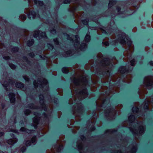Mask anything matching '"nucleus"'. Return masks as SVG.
I'll return each instance as SVG.
<instances>
[{
  "label": "nucleus",
  "instance_id": "nucleus-46",
  "mask_svg": "<svg viewBox=\"0 0 153 153\" xmlns=\"http://www.w3.org/2000/svg\"><path fill=\"white\" fill-rule=\"evenodd\" d=\"M29 55L32 57H33L34 56V54L33 52H31L29 53Z\"/></svg>",
  "mask_w": 153,
  "mask_h": 153
},
{
  "label": "nucleus",
  "instance_id": "nucleus-62",
  "mask_svg": "<svg viewBox=\"0 0 153 153\" xmlns=\"http://www.w3.org/2000/svg\"><path fill=\"white\" fill-rule=\"evenodd\" d=\"M114 61H115H115L116 60V59H114Z\"/></svg>",
  "mask_w": 153,
  "mask_h": 153
},
{
  "label": "nucleus",
  "instance_id": "nucleus-58",
  "mask_svg": "<svg viewBox=\"0 0 153 153\" xmlns=\"http://www.w3.org/2000/svg\"><path fill=\"white\" fill-rule=\"evenodd\" d=\"M130 80H129V81H127V82L128 83H129L130 82Z\"/></svg>",
  "mask_w": 153,
  "mask_h": 153
},
{
  "label": "nucleus",
  "instance_id": "nucleus-48",
  "mask_svg": "<svg viewBox=\"0 0 153 153\" xmlns=\"http://www.w3.org/2000/svg\"><path fill=\"white\" fill-rule=\"evenodd\" d=\"M120 8L118 7H117V11L119 13V11H120Z\"/></svg>",
  "mask_w": 153,
  "mask_h": 153
},
{
  "label": "nucleus",
  "instance_id": "nucleus-42",
  "mask_svg": "<svg viewBox=\"0 0 153 153\" xmlns=\"http://www.w3.org/2000/svg\"><path fill=\"white\" fill-rule=\"evenodd\" d=\"M23 77L26 81H29V78L26 75L23 76Z\"/></svg>",
  "mask_w": 153,
  "mask_h": 153
},
{
  "label": "nucleus",
  "instance_id": "nucleus-23",
  "mask_svg": "<svg viewBox=\"0 0 153 153\" xmlns=\"http://www.w3.org/2000/svg\"><path fill=\"white\" fill-rule=\"evenodd\" d=\"M145 131V127L143 126H140L139 128V132L140 134L143 133Z\"/></svg>",
  "mask_w": 153,
  "mask_h": 153
},
{
  "label": "nucleus",
  "instance_id": "nucleus-59",
  "mask_svg": "<svg viewBox=\"0 0 153 153\" xmlns=\"http://www.w3.org/2000/svg\"><path fill=\"white\" fill-rule=\"evenodd\" d=\"M0 153H4L2 151H0Z\"/></svg>",
  "mask_w": 153,
  "mask_h": 153
},
{
  "label": "nucleus",
  "instance_id": "nucleus-24",
  "mask_svg": "<svg viewBox=\"0 0 153 153\" xmlns=\"http://www.w3.org/2000/svg\"><path fill=\"white\" fill-rule=\"evenodd\" d=\"M34 40L33 39H31V40H29L27 41V45L28 46H31L34 43Z\"/></svg>",
  "mask_w": 153,
  "mask_h": 153
},
{
  "label": "nucleus",
  "instance_id": "nucleus-22",
  "mask_svg": "<svg viewBox=\"0 0 153 153\" xmlns=\"http://www.w3.org/2000/svg\"><path fill=\"white\" fill-rule=\"evenodd\" d=\"M116 2L114 0H111L110 1L108 4V7L110 8L112 7L113 5L116 4Z\"/></svg>",
  "mask_w": 153,
  "mask_h": 153
},
{
  "label": "nucleus",
  "instance_id": "nucleus-17",
  "mask_svg": "<svg viewBox=\"0 0 153 153\" xmlns=\"http://www.w3.org/2000/svg\"><path fill=\"white\" fill-rule=\"evenodd\" d=\"M119 71L120 73L123 74L126 72H129V71L128 70L126 69L125 67L123 66L120 67L119 68Z\"/></svg>",
  "mask_w": 153,
  "mask_h": 153
},
{
  "label": "nucleus",
  "instance_id": "nucleus-36",
  "mask_svg": "<svg viewBox=\"0 0 153 153\" xmlns=\"http://www.w3.org/2000/svg\"><path fill=\"white\" fill-rule=\"evenodd\" d=\"M135 61L134 59H133L130 62L131 65V66H134L135 63Z\"/></svg>",
  "mask_w": 153,
  "mask_h": 153
},
{
  "label": "nucleus",
  "instance_id": "nucleus-16",
  "mask_svg": "<svg viewBox=\"0 0 153 153\" xmlns=\"http://www.w3.org/2000/svg\"><path fill=\"white\" fill-rule=\"evenodd\" d=\"M9 97L10 98V102L14 103L15 102V98H14L15 95L12 93H10L9 94Z\"/></svg>",
  "mask_w": 153,
  "mask_h": 153
},
{
  "label": "nucleus",
  "instance_id": "nucleus-64",
  "mask_svg": "<svg viewBox=\"0 0 153 153\" xmlns=\"http://www.w3.org/2000/svg\"><path fill=\"white\" fill-rule=\"evenodd\" d=\"M52 108H51V110H52Z\"/></svg>",
  "mask_w": 153,
  "mask_h": 153
},
{
  "label": "nucleus",
  "instance_id": "nucleus-52",
  "mask_svg": "<svg viewBox=\"0 0 153 153\" xmlns=\"http://www.w3.org/2000/svg\"><path fill=\"white\" fill-rule=\"evenodd\" d=\"M81 138L82 139V140H84L85 137H84V136H81Z\"/></svg>",
  "mask_w": 153,
  "mask_h": 153
},
{
  "label": "nucleus",
  "instance_id": "nucleus-37",
  "mask_svg": "<svg viewBox=\"0 0 153 153\" xmlns=\"http://www.w3.org/2000/svg\"><path fill=\"white\" fill-rule=\"evenodd\" d=\"M9 65L11 68L13 69H14L16 68V66L13 64H9Z\"/></svg>",
  "mask_w": 153,
  "mask_h": 153
},
{
  "label": "nucleus",
  "instance_id": "nucleus-26",
  "mask_svg": "<svg viewBox=\"0 0 153 153\" xmlns=\"http://www.w3.org/2000/svg\"><path fill=\"white\" fill-rule=\"evenodd\" d=\"M128 119L130 122H132L135 120L134 115H130L128 117Z\"/></svg>",
  "mask_w": 153,
  "mask_h": 153
},
{
  "label": "nucleus",
  "instance_id": "nucleus-57",
  "mask_svg": "<svg viewBox=\"0 0 153 153\" xmlns=\"http://www.w3.org/2000/svg\"><path fill=\"white\" fill-rule=\"evenodd\" d=\"M95 90H94L93 89V88H91V90L93 91H95V90H96V88H95Z\"/></svg>",
  "mask_w": 153,
  "mask_h": 153
},
{
  "label": "nucleus",
  "instance_id": "nucleus-50",
  "mask_svg": "<svg viewBox=\"0 0 153 153\" xmlns=\"http://www.w3.org/2000/svg\"><path fill=\"white\" fill-rule=\"evenodd\" d=\"M10 131L15 133H16V131L15 130H11Z\"/></svg>",
  "mask_w": 153,
  "mask_h": 153
},
{
  "label": "nucleus",
  "instance_id": "nucleus-63",
  "mask_svg": "<svg viewBox=\"0 0 153 153\" xmlns=\"http://www.w3.org/2000/svg\"><path fill=\"white\" fill-rule=\"evenodd\" d=\"M21 67H22V68H23V67L22 66V65H21Z\"/></svg>",
  "mask_w": 153,
  "mask_h": 153
},
{
  "label": "nucleus",
  "instance_id": "nucleus-1",
  "mask_svg": "<svg viewBox=\"0 0 153 153\" xmlns=\"http://www.w3.org/2000/svg\"><path fill=\"white\" fill-rule=\"evenodd\" d=\"M72 83L70 86L73 94L76 93V98L75 101L78 99L82 100L87 97L88 94L85 88L88 84L86 78L83 76L74 77L72 80Z\"/></svg>",
  "mask_w": 153,
  "mask_h": 153
},
{
  "label": "nucleus",
  "instance_id": "nucleus-12",
  "mask_svg": "<svg viewBox=\"0 0 153 153\" xmlns=\"http://www.w3.org/2000/svg\"><path fill=\"white\" fill-rule=\"evenodd\" d=\"M74 111L78 112H81L83 110V107L81 103H77L75 106L73 107Z\"/></svg>",
  "mask_w": 153,
  "mask_h": 153
},
{
  "label": "nucleus",
  "instance_id": "nucleus-8",
  "mask_svg": "<svg viewBox=\"0 0 153 153\" xmlns=\"http://www.w3.org/2000/svg\"><path fill=\"white\" fill-rule=\"evenodd\" d=\"M106 102V99H102L100 97L99 100L96 102V105H97V109L99 111H101V110L103 109L102 108H103L105 105Z\"/></svg>",
  "mask_w": 153,
  "mask_h": 153
},
{
  "label": "nucleus",
  "instance_id": "nucleus-54",
  "mask_svg": "<svg viewBox=\"0 0 153 153\" xmlns=\"http://www.w3.org/2000/svg\"><path fill=\"white\" fill-rule=\"evenodd\" d=\"M26 150V149L25 147L23 148V149H22V151L23 152L24 151V150Z\"/></svg>",
  "mask_w": 153,
  "mask_h": 153
},
{
  "label": "nucleus",
  "instance_id": "nucleus-49",
  "mask_svg": "<svg viewBox=\"0 0 153 153\" xmlns=\"http://www.w3.org/2000/svg\"><path fill=\"white\" fill-rule=\"evenodd\" d=\"M4 104H2L1 105V108L2 109H3L4 107Z\"/></svg>",
  "mask_w": 153,
  "mask_h": 153
},
{
  "label": "nucleus",
  "instance_id": "nucleus-47",
  "mask_svg": "<svg viewBox=\"0 0 153 153\" xmlns=\"http://www.w3.org/2000/svg\"><path fill=\"white\" fill-rule=\"evenodd\" d=\"M73 102L72 99H70L69 100V103L70 104H72Z\"/></svg>",
  "mask_w": 153,
  "mask_h": 153
},
{
  "label": "nucleus",
  "instance_id": "nucleus-41",
  "mask_svg": "<svg viewBox=\"0 0 153 153\" xmlns=\"http://www.w3.org/2000/svg\"><path fill=\"white\" fill-rule=\"evenodd\" d=\"M130 130L134 134L138 133L137 131H136V130H133L131 128L130 129Z\"/></svg>",
  "mask_w": 153,
  "mask_h": 153
},
{
  "label": "nucleus",
  "instance_id": "nucleus-60",
  "mask_svg": "<svg viewBox=\"0 0 153 153\" xmlns=\"http://www.w3.org/2000/svg\"><path fill=\"white\" fill-rule=\"evenodd\" d=\"M139 95H140V96H141V94H140V93H139Z\"/></svg>",
  "mask_w": 153,
  "mask_h": 153
},
{
  "label": "nucleus",
  "instance_id": "nucleus-32",
  "mask_svg": "<svg viewBox=\"0 0 153 153\" xmlns=\"http://www.w3.org/2000/svg\"><path fill=\"white\" fill-rule=\"evenodd\" d=\"M47 46L49 50H51L53 48V46L50 44H48Z\"/></svg>",
  "mask_w": 153,
  "mask_h": 153
},
{
  "label": "nucleus",
  "instance_id": "nucleus-19",
  "mask_svg": "<svg viewBox=\"0 0 153 153\" xmlns=\"http://www.w3.org/2000/svg\"><path fill=\"white\" fill-rule=\"evenodd\" d=\"M17 141V139L16 138L11 139L7 141V143L10 145H13Z\"/></svg>",
  "mask_w": 153,
  "mask_h": 153
},
{
  "label": "nucleus",
  "instance_id": "nucleus-21",
  "mask_svg": "<svg viewBox=\"0 0 153 153\" xmlns=\"http://www.w3.org/2000/svg\"><path fill=\"white\" fill-rule=\"evenodd\" d=\"M34 1L35 4H36L38 6H41L43 5L42 1L37 0H34Z\"/></svg>",
  "mask_w": 153,
  "mask_h": 153
},
{
  "label": "nucleus",
  "instance_id": "nucleus-53",
  "mask_svg": "<svg viewBox=\"0 0 153 153\" xmlns=\"http://www.w3.org/2000/svg\"><path fill=\"white\" fill-rule=\"evenodd\" d=\"M4 134V133L2 132H0V136H3Z\"/></svg>",
  "mask_w": 153,
  "mask_h": 153
},
{
  "label": "nucleus",
  "instance_id": "nucleus-56",
  "mask_svg": "<svg viewBox=\"0 0 153 153\" xmlns=\"http://www.w3.org/2000/svg\"><path fill=\"white\" fill-rule=\"evenodd\" d=\"M28 2L29 3H30L31 2V0H28Z\"/></svg>",
  "mask_w": 153,
  "mask_h": 153
},
{
  "label": "nucleus",
  "instance_id": "nucleus-2",
  "mask_svg": "<svg viewBox=\"0 0 153 153\" xmlns=\"http://www.w3.org/2000/svg\"><path fill=\"white\" fill-rule=\"evenodd\" d=\"M66 36L68 39L70 41H71L73 42H74V46L76 49L78 50L79 49L80 50L83 51H84L87 47L86 43L89 42L90 40V37L89 35L88 34L86 35L84 40L83 42L80 46H79V38L78 35L73 36L71 37L69 35L66 34L65 35Z\"/></svg>",
  "mask_w": 153,
  "mask_h": 153
},
{
  "label": "nucleus",
  "instance_id": "nucleus-30",
  "mask_svg": "<svg viewBox=\"0 0 153 153\" xmlns=\"http://www.w3.org/2000/svg\"><path fill=\"white\" fill-rule=\"evenodd\" d=\"M62 72L65 74H67L68 73L69 71V70L68 68L66 67H64L62 69Z\"/></svg>",
  "mask_w": 153,
  "mask_h": 153
},
{
  "label": "nucleus",
  "instance_id": "nucleus-61",
  "mask_svg": "<svg viewBox=\"0 0 153 153\" xmlns=\"http://www.w3.org/2000/svg\"><path fill=\"white\" fill-rule=\"evenodd\" d=\"M116 63V62H113V64H114Z\"/></svg>",
  "mask_w": 153,
  "mask_h": 153
},
{
  "label": "nucleus",
  "instance_id": "nucleus-55",
  "mask_svg": "<svg viewBox=\"0 0 153 153\" xmlns=\"http://www.w3.org/2000/svg\"><path fill=\"white\" fill-rule=\"evenodd\" d=\"M117 153H121V152L120 151H119L117 152Z\"/></svg>",
  "mask_w": 153,
  "mask_h": 153
},
{
  "label": "nucleus",
  "instance_id": "nucleus-7",
  "mask_svg": "<svg viewBox=\"0 0 153 153\" xmlns=\"http://www.w3.org/2000/svg\"><path fill=\"white\" fill-rule=\"evenodd\" d=\"M144 84L148 89L153 86V77L151 76L146 77L144 80Z\"/></svg>",
  "mask_w": 153,
  "mask_h": 153
},
{
  "label": "nucleus",
  "instance_id": "nucleus-29",
  "mask_svg": "<svg viewBox=\"0 0 153 153\" xmlns=\"http://www.w3.org/2000/svg\"><path fill=\"white\" fill-rule=\"evenodd\" d=\"M31 112L30 110L29 109H26L24 111L25 115H29L31 113Z\"/></svg>",
  "mask_w": 153,
  "mask_h": 153
},
{
  "label": "nucleus",
  "instance_id": "nucleus-6",
  "mask_svg": "<svg viewBox=\"0 0 153 153\" xmlns=\"http://www.w3.org/2000/svg\"><path fill=\"white\" fill-rule=\"evenodd\" d=\"M97 57L99 59L101 60L100 64L103 66H108L109 65L112 66V62L110 61V60L109 58H103V56L101 53H98L97 55Z\"/></svg>",
  "mask_w": 153,
  "mask_h": 153
},
{
  "label": "nucleus",
  "instance_id": "nucleus-5",
  "mask_svg": "<svg viewBox=\"0 0 153 153\" xmlns=\"http://www.w3.org/2000/svg\"><path fill=\"white\" fill-rule=\"evenodd\" d=\"M44 96L43 95L40 94L39 96V98L40 99V106L39 107H37L34 105L32 104H30L28 105V107L30 108L33 109H39L40 110H44L45 111H47V109L46 105L44 103Z\"/></svg>",
  "mask_w": 153,
  "mask_h": 153
},
{
  "label": "nucleus",
  "instance_id": "nucleus-35",
  "mask_svg": "<svg viewBox=\"0 0 153 153\" xmlns=\"http://www.w3.org/2000/svg\"><path fill=\"white\" fill-rule=\"evenodd\" d=\"M50 30L51 33H52L54 34L56 33V31L55 29L54 28H50Z\"/></svg>",
  "mask_w": 153,
  "mask_h": 153
},
{
  "label": "nucleus",
  "instance_id": "nucleus-38",
  "mask_svg": "<svg viewBox=\"0 0 153 153\" xmlns=\"http://www.w3.org/2000/svg\"><path fill=\"white\" fill-rule=\"evenodd\" d=\"M137 147L136 146H134L132 149V153H135L137 151Z\"/></svg>",
  "mask_w": 153,
  "mask_h": 153
},
{
  "label": "nucleus",
  "instance_id": "nucleus-4",
  "mask_svg": "<svg viewBox=\"0 0 153 153\" xmlns=\"http://www.w3.org/2000/svg\"><path fill=\"white\" fill-rule=\"evenodd\" d=\"M33 84L35 88L39 87L43 89H45L46 91V93H48V85L47 80L42 77L38 79L37 82L36 80L33 82Z\"/></svg>",
  "mask_w": 153,
  "mask_h": 153
},
{
  "label": "nucleus",
  "instance_id": "nucleus-15",
  "mask_svg": "<svg viewBox=\"0 0 153 153\" xmlns=\"http://www.w3.org/2000/svg\"><path fill=\"white\" fill-rule=\"evenodd\" d=\"M139 103L137 102L135 106L132 108V111L134 114L137 113L139 111V108L138 107Z\"/></svg>",
  "mask_w": 153,
  "mask_h": 153
},
{
  "label": "nucleus",
  "instance_id": "nucleus-45",
  "mask_svg": "<svg viewBox=\"0 0 153 153\" xmlns=\"http://www.w3.org/2000/svg\"><path fill=\"white\" fill-rule=\"evenodd\" d=\"M3 58L5 59H9L10 57L9 56H3Z\"/></svg>",
  "mask_w": 153,
  "mask_h": 153
},
{
  "label": "nucleus",
  "instance_id": "nucleus-10",
  "mask_svg": "<svg viewBox=\"0 0 153 153\" xmlns=\"http://www.w3.org/2000/svg\"><path fill=\"white\" fill-rule=\"evenodd\" d=\"M152 106L150 101L148 100H146L143 103V113L151 110Z\"/></svg>",
  "mask_w": 153,
  "mask_h": 153
},
{
  "label": "nucleus",
  "instance_id": "nucleus-34",
  "mask_svg": "<svg viewBox=\"0 0 153 153\" xmlns=\"http://www.w3.org/2000/svg\"><path fill=\"white\" fill-rule=\"evenodd\" d=\"M88 19H85L82 21V23L85 25H87L88 24Z\"/></svg>",
  "mask_w": 153,
  "mask_h": 153
},
{
  "label": "nucleus",
  "instance_id": "nucleus-40",
  "mask_svg": "<svg viewBox=\"0 0 153 153\" xmlns=\"http://www.w3.org/2000/svg\"><path fill=\"white\" fill-rule=\"evenodd\" d=\"M102 45L103 46H108L109 45V43L108 42H103L102 43Z\"/></svg>",
  "mask_w": 153,
  "mask_h": 153
},
{
  "label": "nucleus",
  "instance_id": "nucleus-11",
  "mask_svg": "<svg viewBox=\"0 0 153 153\" xmlns=\"http://www.w3.org/2000/svg\"><path fill=\"white\" fill-rule=\"evenodd\" d=\"M33 36L35 38L38 37V39H41L42 37H44L46 36L45 33V32H42L39 30L35 31L33 33Z\"/></svg>",
  "mask_w": 153,
  "mask_h": 153
},
{
  "label": "nucleus",
  "instance_id": "nucleus-51",
  "mask_svg": "<svg viewBox=\"0 0 153 153\" xmlns=\"http://www.w3.org/2000/svg\"><path fill=\"white\" fill-rule=\"evenodd\" d=\"M149 63L151 65H153V62H152V61L150 62Z\"/></svg>",
  "mask_w": 153,
  "mask_h": 153
},
{
  "label": "nucleus",
  "instance_id": "nucleus-27",
  "mask_svg": "<svg viewBox=\"0 0 153 153\" xmlns=\"http://www.w3.org/2000/svg\"><path fill=\"white\" fill-rule=\"evenodd\" d=\"M20 131H25L26 132H27L28 133H30L31 132V131L30 130H29L28 129H26L24 127H22L20 129Z\"/></svg>",
  "mask_w": 153,
  "mask_h": 153
},
{
  "label": "nucleus",
  "instance_id": "nucleus-39",
  "mask_svg": "<svg viewBox=\"0 0 153 153\" xmlns=\"http://www.w3.org/2000/svg\"><path fill=\"white\" fill-rule=\"evenodd\" d=\"M53 41L56 45H58L59 44V42L57 38L54 39H53Z\"/></svg>",
  "mask_w": 153,
  "mask_h": 153
},
{
  "label": "nucleus",
  "instance_id": "nucleus-18",
  "mask_svg": "<svg viewBox=\"0 0 153 153\" xmlns=\"http://www.w3.org/2000/svg\"><path fill=\"white\" fill-rule=\"evenodd\" d=\"M36 141V138L35 137H33L32 139L31 142L29 141H27L26 143V145L27 146H29L31 144V143L34 144Z\"/></svg>",
  "mask_w": 153,
  "mask_h": 153
},
{
  "label": "nucleus",
  "instance_id": "nucleus-44",
  "mask_svg": "<svg viewBox=\"0 0 153 153\" xmlns=\"http://www.w3.org/2000/svg\"><path fill=\"white\" fill-rule=\"evenodd\" d=\"M70 0H65L64 1V3L65 4H67L70 3Z\"/></svg>",
  "mask_w": 153,
  "mask_h": 153
},
{
  "label": "nucleus",
  "instance_id": "nucleus-25",
  "mask_svg": "<svg viewBox=\"0 0 153 153\" xmlns=\"http://www.w3.org/2000/svg\"><path fill=\"white\" fill-rule=\"evenodd\" d=\"M114 110L113 109H111V108H108L107 109L105 110V114H109V113H110V112H112Z\"/></svg>",
  "mask_w": 153,
  "mask_h": 153
},
{
  "label": "nucleus",
  "instance_id": "nucleus-31",
  "mask_svg": "<svg viewBox=\"0 0 153 153\" xmlns=\"http://www.w3.org/2000/svg\"><path fill=\"white\" fill-rule=\"evenodd\" d=\"M20 18L22 21L25 20L26 18V16L24 14L21 15L20 16Z\"/></svg>",
  "mask_w": 153,
  "mask_h": 153
},
{
  "label": "nucleus",
  "instance_id": "nucleus-33",
  "mask_svg": "<svg viewBox=\"0 0 153 153\" xmlns=\"http://www.w3.org/2000/svg\"><path fill=\"white\" fill-rule=\"evenodd\" d=\"M66 55H65V56L67 57L70 56L71 55V51H67L66 52Z\"/></svg>",
  "mask_w": 153,
  "mask_h": 153
},
{
  "label": "nucleus",
  "instance_id": "nucleus-43",
  "mask_svg": "<svg viewBox=\"0 0 153 153\" xmlns=\"http://www.w3.org/2000/svg\"><path fill=\"white\" fill-rule=\"evenodd\" d=\"M23 59L25 62H26L27 64H29V62L28 61L26 57H23Z\"/></svg>",
  "mask_w": 153,
  "mask_h": 153
},
{
  "label": "nucleus",
  "instance_id": "nucleus-3",
  "mask_svg": "<svg viewBox=\"0 0 153 153\" xmlns=\"http://www.w3.org/2000/svg\"><path fill=\"white\" fill-rule=\"evenodd\" d=\"M117 39L116 41L119 42L121 44L126 46L129 48L131 46L132 42L128 39L127 36L124 33L119 34L117 36Z\"/></svg>",
  "mask_w": 153,
  "mask_h": 153
},
{
  "label": "nucleus",
  "instance_id": "nucleus-14",
  "mask_svg": "<svg viewBox=\"0 0 153 153\" xmlns=\"http://www.w3.org/2000/svg\"><path fill=\"white\" fill-rule=\"evenodd\" d=\"M39 118L38 116H35L33 119V123L32 124V125L34 126L35 128H36V126L38 124Z\"/></svg>",
  "mask_w": 153,
  "mask_h": 153
},
{
  "label": "nucleus",
  "instance_id": "nucleus-9",
  "mask_svg": "<svg viewBox=\"0 0 153 153\" xmlns=\"http://www.w3.org/2000/svg\"><path fill=\"white\" fill-rule=\"evenodd\" d=\"M25 13L28 15V17L31 19V17L33 19H34L35 17H39V15L38 14H36L35 12L32 10H31L29 8L26 9L25 10Z\"/></svg>",
  "mask_w": 153,
  "mask_h": 153
},
{
  "label": "nucleus",
  "instance_id": "nucleus-28",
  "mask_svg": "<svg viewBox=\"0 0 153 153\" xmlns=\"http://www.w3.org/2000/svg\"><path fill=\"white\" fill-rule=\"evenodd\" d=\"M19 50L18 48L17 47H13L12 48L11 52L13 53H15L18 51Z\"/></svg>",
  "mask_w": 153,
  "mask_h": 153
},
{
  "label": "nucleus",
  "instance_id": "nucleus-20",
  "mask_svg": "<svg viewBox=\"0 0 153 153\" xmlns=\"http://www.w3.org/2000/svg\"><path fill=\"white\" fill-rule=\"evenodd\" d=\"M15 85L17 88H22L24 87V84L19 82H16Z\"/></svg>",
  "mask_w": 153,
  "mask_h": 153
},
{
  "label": "nucleus",
  "instance_id": "nucleus-13",
  "mask_svg": "<svg viewBox=\"0 0 153 153\" xmlns=\"http://www.w3.org/2000/svg\"><path fill=\"white\" fill-rule=\"evenodd\" d=\"M13 81L11 79L9 80V82H4L3 84H2V85L4 86V87L6 88L5 89L7 91L8 88H9V86L10 85V84L13 85Z\"/></svg>",
  "mask_w": 153,
  "mask_h": 153
}]
</instances>
